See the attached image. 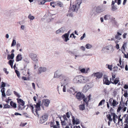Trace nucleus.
Returning <instances> with one entry per match:
<instances>
[{
    "label": "nucleus",
    "instance_id": "obj_1",
    "mask_svg": "<svg viewBox=\"0 0 128 128\" xmlns=\"http://www.w3.org/2000/svg\"><path fill=\"white\" fill-rule=\"evenodd\" d=\"M88 80L87 77L79 75L76 76L74 78L73 82L76 84H84L87 82Z\"/></svg>",
    "mask_w": 128,
    "mask_h": 128
},
{
    "label": "nucleus",
    "instance_id": "obj_2",
    "mask_svg": "<svg viewBox=\"0 0 128 128\" xmlns=\"http://www.w3.org/2000/svg\"><path fill=\"white\" fill-rule=\"evenodd\" d=\"M114 50L113 46L111 45H108L103 48L101 51L103 53H106L110 54L112 53Z\"/></svg>",
    "mask_w": 128,
    "mask_h": 128
},
{
    "label": "nucleus",
    "instance_id": "obj_3",
    "mask_svg": "<svg viewBox=\"0 0 128 128\" xmlns=\"http://www.w3.org/2000/svg\"><path fill=\"white\" fill-rule=\"evenodd\" d=\"M81 3V1L80 0H76L75 4L70 8V10L72 12H76L80 8V4Z\"/></svg>",
    "mask_w": 128,
    "mask_h": 128
},
{
    "label": "nucleus",
    "instance_id": "obj_4",
    "mask_svg": "<svg viewBox=\"0 0 128 128\" xmlns=\"http://www.w3.org/2000/svg\"><path fill=\"white\" fill-rule=\"evenodd\" d=\"M111 74L112 77L110 79L111 83L113 84H117L120 81L119 78H116L115 79L116 76V74L112 73Z\"/></svg>",
    "mask_w": 128,
    "mask_h": 128
},
{
    "label": "nucleus",
    "instance_id": "obj_5",
    "mask_svg": "<svg viewBox=\"0 0 128 128\" xmlns=\"http://www.w3.org/2000/svg\"><path fill=\"white\" fill-rule=\"evenodd\" d=\"M60 79L61 81L63 82V84L64 85L68 84L69 81V78L65 76H62L60 78Z\"/></svg>",
    "mask_w": 128,
    "mask_h": 128
},
{
    "label": "nucleus",
    "instance_id": "obj_6",
    "mask_svg": "<svg viewBox=\"0 0 128 128\" xmlns=\"http://www.w3.org/2000/svg\"><path fill=\"white\" fill-rule=\"evenodd\" d=\"M41 105L40 101H39L38 103H36V104H34L35 108H36L35 112L36 114L38 116H39L38 112L40 110V106Z\"/></svg>",
    "mask_w": 128,
    "mask_h": 128
},
{
    "label": "nucleus",
    "instance_id": "obj_7",
    "mask_svg": "<svg viewBox=\"0 0 128 128\" xmlns=\"http://www.w3.org/2000/svg\"><path fill=\"white\" fill-rule=\"evenodd\" d=\"M84 97V94L80 92H78L76 95V98L80 101L83 99Z\"/></svg>",
    "mask_w": 128,
    "mask_h": 128
},
{
    "label": "nucleus",
    "instance_id": "obj_8",
    "mask_svg": "<svg viewBox=\"0 0 128 128\" xmlns=\"http://www.w3.org/2000/svg\"><path fill=\"white\" fill-rule=\"evenodd\" d=\"M48 116L46 114L43 115L40 118V122L41 124H43L47 120Z\"/></svg>",
    "mask_w": 128,
    "mask_h": 128
},
{
    "label": "nucleus",
    "instance_id": "obj_9",
    "mask_svg": "<svg viewBox=\"0 0 128 128\" xmlns=\"http://www.w3.org/2000/svg\"><path fill=\"white\" fill-rule=\"evenodd\" d=\"M103 81L104 84H105L106 85H109L111 83L110 80H109L108 76H104L103 78Z\"/></svg>",
    "mask_w": 128,
    "mask_h": 128
},
{
    "label": "nucleus",
    "instance_id": "obj_10",
    "mask_svg": "<svg viewBox=\"0 0 128 128\" xmlns=\"http://www.w3.org/2000/svg\"><path fill=\"white\" fill-rule=\"evenodd\" d=\"M50 100L48 99H46L44 100L42 102L41 106H44L46 107H48L50 103Z\"/></svg>",
    "mask_w": 128,
    "mask_h": 128
},
{
    "label": "nucleus",
    "instance_id": "obj_11",
    "mask_svg": "<svg viewBox=\"0 0 128 128\" xmlns=\"http://www.w3.org/2000/svg\"><path fill=\"white\" fill-rule=\"evenodd\" d=\"M91 97V95L90 94H89V95L86 98H85V97L84 98H83V100L84 102L86 103V104L88 105V102L90 100V98Z\"/></svg>",
    "mask_w": 128,
    "mask_h": 128
},
{
    "label": "nucleus",
    "instance_id": "obj_12",
    "mask_svg": "<svg viewBox=\"0 0 128 128\" xmlns=\"http://www.w3.org/2000/svg\"><path fill=\"white\" fill-rule=\"evenodd\" d=\"M94 77H96L97 78H100L102 77L103 74L102 73L97 72L94 74Z\"/></svg>",
    "mask_w": 128,
    "mask_h": 128
},
{
    "label": "nucleus",
    "instance_id": "obj_13",
    "mask_svg": "<svg viewBox=\"0 0 128 128\" xmlns=\"http://www.w3.org/2000/svg\"><path fill=\"white\" fill-rule=\"evenodd\" d=\"M46 68L44 67H40L38 69V73L39 74L41 72L46 71Z\"/></svg>",
    "mask_w": 128,
    "mask_h": 128
},
{
    "label": "nucleus",
    "instance_id": "obj_14",
    "mask_svg": "<svg viewBox=\"0 0 128 128\" xmlns=\"http://www.w3.org/2000/svg\"><path fill=\"white\" fill-rule=\"evenodd\" d=\"M124 128H128V115L125 118Z\"/></svg>",
    "mask_w": 128,
    "mask_h": 128
},
{
    "label": "nucleus",
    "instance_id": "obj_15",
    "mask_svg": "<svg viewBox=\"0 0 128 128\" xmlns=\"http://www.w3.org/2000/svg\"><path fill=\"white\" fill-rule=\"evenodd\" d=\"M124 107V104L122 103H121V102H120V104L117 110V112H120L121 110L122 109V108H123Z\"/></svg>",
    "mask_w": 128,
    "mask_h": 128
},
{
    "label": "nucleus",
    "instance_id": "obj_16",
    "mask_svg": "<svg viewBox=\"0 0 128 128\" xmlns=\"http://www.w3.org/2000/svg\"><path fill=\"white\" fill-rule=\"evenodd\" d=\"M36 54L34 53H31L30 54V56L31 59L34 60H35L36 59Z\"/></svg>",
    "mask_w": 128,
    "mask_h": 128
},
{
    "label": "nucleus",
    "instance_id": "obj_17",
    "mask_svg": "<svg viewBox=\"0 0 128 128\" xmlns=\"http://www.w3.org/2000/svg\"><path fill=\"white\" fill-rule=\"evenodd\" d=\"M112 116H113L112 120L115 124L116 123V118H118V116L114 113H111Z\"/></svg>",
    "mask_w": 128,
    "mask_h": 128
},
{
    "label": "nucleus",
    "instance_id": "obj_18",
    "mask_svg": "<svg viewBox=\"0 0 128 128\" xmlns=\"http://www.w3.org/2000/svg\"><path fill=\"white\" fill-rule=\"evenodd\" d=\"M115 2L114 1L112 0V10L113 11H114L117 10V8L114 5Z\"/></svg>",
    "mask_w": 128,
    "mask_h": 128
},
{
    "label": "nucleus",
    "instance_id": "obj_19",
    "mask_svg": "<svg viewBox=\"0 0 128 128\" xmlns=\"http://www.w3.org/2000/svg\"><path fill=\"white\" fill-rule=\"evenodd\" d=\"M68 92L70 94L74 95L75 93V90L73 88H70L68 90Z\"/></svg>",
    "mask_w": 128,
    "mask_h": 128
},
{
    "label": "nucleus",
    "instance_id": "obj_20",
    "mask_svg": "<svg viewBox=\"0 0 128 128\" xmlns=\"http://www.w3.org/2000/svg\"><path fill=\"white\" fill-rule=\"evenodd\" d=\"M69 34H68L66 33L62 36V37L63 38H65L64 41L66 42L68 40H69L68 38Z\"/></svg>",
    "mask_w": 128,
    "mask_h": 128
},
{
    "label": "nucleus",
    "instance_id": "obj_21",
    "mask_svg": "<svg viewBox=\"0 0 128 128\" xmlns=\"http://www.w3.org/2000/svg\"><path fill=\"white\" fill-rule=\"evenodd\" d=\"M22 58V55L20 54H18L16 57V62H19V61L21 60Z\"/></svg>",
    "mask_w": 128,
    "mask_h": 128
},
{
    "label": "nucleus",
    "instance_id": "obj_22",
    "mask_svg": "<svg viewBox=\"0 0 128 128\" xmlns=\"http://www.w3.org/2000/svg\"><path fill=\"white\" fill-rule=\"evenodd\" d=\"M122 35V34L119 32H117V34L115 36V38L118 40H120L121 39L120 36Z\"/></svg>",
    "mask_w": 128,
    "mask_h": 128
},
{
    "label": "nucleus",
    "instance_id": "obj_23",
    "mask_svg": "<svg viewBox=\"0 0 128 128\" xmlns=\"http://www.w3.org/2000/svg\"><path fill=\"white\" fill-rule=\"evenodd\" d=\"M24 104H18V110H22L24 108Z\"/></svg>",
    "mask_w": 128,
    "mask_h": 128
},
{
    "label": "nucleus",
    "instance_id": "obj_24",
    "mask_svg": "<svg viewBox=\"0 0 128 128\" xmlns=\"http://www.w3.org/2000/svg\"><path fill=\"white\" fill-rule=\"evenodd\" d=\"M85 103L83 102V104H80L79 106V109L81 110H83L85 109Z\"/></svg>",
    "mask_w": 128,
    "mask_h": 128
},
{
    "label": "nucleus",
    "instance_id": "obj_25",
    "mask_svg": "<svg viewBox=\"0 0 128 128\" xmlns=\"http://www.w3.org/2000/svg\"><path fill=\"white\" fill-rule=\"evenodd\" d=\"M72 122H73V124L74 125L75 123L76 124H78L80 123L79 120L78 119L76 118V120H75L74 118L72 120Z\"/></svg>",
    "mask_w": 128,
    "mask_h": 128
},
{
    "label": "nucleus",
    "instance_id": "obj_26",
    "mask_svg": "<svg viewBox=\"0 0 128 128\" xmlns=\"http://www.w3.org/2000/svg\"><path fill=\"white\" fill-rule=\"evenodd\" d=\"M96 11L98 13H100L103 10V9L100 7L98 6L96 8Z\"/></svg>",
    "mask_w": 128,
    "mask_h": 128
},
{
    "label": "nucleus",
    "instance_id": "obj_27",
    "mask_svg": "<svg viewBox=\"0 0 128 128\" xmlns=\"http://www.w3.org/2000/svg\"><path fill=\"white\" fill-rule=\"evenodd\" d=\"M17 102L18 103V104H24V102L23 101V100L20 98H17L16 99Z\"/></svg>",
    "mask_w": 128,
    "mask_h": 128
},
{
    "label": "nucleus",
    "instance_id": "obj_28",
    "mask_svg": "<svg viewBox=\"0 0 128 128\" xmlns=\"http://www.w3.org/2000/svg\"><path fill=\"white\" fill-rule=\"evenodd\" d=\"M10 105L14 108H16V104L12 101H11L10 102Z\"/></svg>",
    "mask_w": 128,
    "mask_h": 128
},
{
    "label": "nucleus",
    "instance_id": "obj_29",
    "mask_svg": "<svg viewBox=\"0 0 128 128\" xmlns=\"http://www.w3.org/2000/svg\"><path fill=\"white\" fill-rule=\"evenodd\" d=\"M64 32V30L63 29L61 28L58 30H57L56 32V34H60L63 32Z\"/></svg>",
    "mask_w": 128,
    "mask_h": 128
},
{
    "label": "nucleus",
    "instance_id": "obj_30",
    "mask_svg": "<svg viewBox=\"0 0 128 128\" xmlns=\"http://www.w3.org/2000/svg\"><path fill=\"white\" fill-rule=\"evenodd\" d=\"M111 113L110 114H107L106 116L107 118L108 119V120L110 121H112V118L111 117V116H112Z\"/></svg>",
    "mask_w": 128,
    "mask_h": 128
},
{
    "label": "nucleus",
    "instance_id": "obj_31",
    "mask_svg": "<svg viewBox=\"0 0 128 128\" xmlns=\"http://www.w3.org/2000/svg\"><path fill=\"white\" fill-rule=\"evenodd\" d=\"M14 54L13 53L12 54L10 55L8 54V55L7 59L8 60H10V59H12L14 58Z\"/></svg>",
    "mask_w": 128,
    "mask_h": 128
},
{
    "label": "nucleus",
    "instance_id": "obj_32",
    "mask_svg": "<svg viewBox=\"0 0 128 128\" xmlns=\"http://www.w3.org/2000/svg\"><path fill=\"white\" fill-rule=\"evenodd\" d=\"M118 104V102H117L115 100H113L112 103V105L113 106H115L116 105H117Z\"/></svg>",
    "mask_w": 128,
    "mask_h": 128
},
{
    "label": "nucleus",
    "instance_id": "obj_33",
    "mask_svg": "<svg viewBox=\"0 0 128 128\" xmlns=\"http://www.w3.org/2000/svg\"><path fill=\"white\" fill-rule=\"evenodd\" d=\"M123 118V117H122V118H120V117H119V118H118V122L116 124H117L118 125H119L120 124V122H121V124H123V122H122Z\"/></svg>",
    "mask_w": 128,
    "mask_h": 128
},
{
    "label": "nucleus",
    "instance_id": "obj_34",
    "mask_svg": "<svg viewBox=\"0 0 128 128\" xmlns=\"http://www.w3.org/2000/svg\"><path fill=\"white\" fill-rule=\"evenodd\" d=\"M62 76H63V75L61 74L60 75H58L57 73H55L54 75V78H59L60 79V78Z\"/></svg>",
    "mask_w": 128,
    "mask_h": 128
},
{
    "label": "nucleus",
    "instance_id": "obj_35",
    "mask_svg": "<svg viewBox=\"0 0 128 128\" xmlns=\"http://www.w3.org/2000/svg\"><path fill=\"white\" fill-rule=\"evenodd\" d=\"M105 102V100L104 99H103L101 100L100 103H99L98 105V106H102V104H104Z\"/></svg>",
    "mask_w": 128,
    "mask_h": 128
},
{
    "label": "nucleus",
    "instance_id": "obj_36",
    "mask_svg": "<svg viewBox=\"0 0 128 128\" xmlns=\"http://www.w3.org/2000/svg\"><path fill=\"white\" fill-rule=\"evenodd\" d=\"M106 66L108 65V68L109 69L110 71L112 70V65H109L108 64H106Z\"/></svg>",
    "mask_w": 128,
    "mask_h": 128
},
{
    "label": "nucleus",
    "instance_id": "obj_37",
    "mask_svg": "<svg viewBox=\"0 0 128 128\" xmlns=\"http://www.w3.org/2000/svg\"><path fill=\"white\" fill-rule=\"evenodd\" d=\"M110 15L108 14H106L104 17V20H106L108 18H110Z\"/></svg>",
    "mask_w": 128,
    "mask_h": 128
},
{
    "label": "nucleus",
    "instance_id": "obj_38",
    "mask_svg": "<svg viewBox=\"0 0 128 128\" xmlns=\"http://www.w3.org/2000/svg\"><path fill=\"white\" fill-rule=\"evenodd\" d=\"M10 107V106L8 104H4V108H9Z\"/></svg>",
    "mask_w": 128,
    "mask_h": 128
},
{
    "label": "nucleus",
    "instance_id": "obj_39",
    "mask_svg": "<svg viewBox=\"0 0 128 128\" xmlns=\"http://www.w3.org/2000/svg\"><path fill=\"white\" fill-rule=\"evenodd\" d=\"M86 48L87 49H90L92 47V46L91 44H88L86 45Z\"/></svg>",
    "mask_w": 128,
    "mask_h": 128
},
{
    "label": "nucleus",
    "instance_id": "obj_40",
    "mask_svg": "<svg viewBox=\"0 0 128 128\" xmlns=\"http://www.w3.org/2000/svg\"><path fill=\"white\" fill-rule=\"evenodd\" d=\"M117 65L120 66L121 68H124V62H122V64L121 65H120V64H117Z\"/></svg>",
    "mask_w": 128,
    "mask_h": 128
},
{
    "label": "nucleus",
    "instance_id": "obj_41",
    "mask_svg": "<svg viewBox=\"0 0 128 128\" xmlns=\"http://www.w3.org/2000/svg\"><path fill=\"white\" fill-rule=\"evenodd\" d=\"M61 123L62 126H65L66 125V122H65V120L62 121L61 120Z\"/></svg>",
    "mask_w": 128,
    "mask_h": 128
},
{
    "label": "nucleus",
    "instance_id": "obj_42",
    "mask_svg": "<svg viewBox=\"0 0 128 128\" xmlns=\"http://www.w3.org/2000/svg\"><path fill=\"white\" fill-rule=\"evenodd\" d=\"M28 18L30 19L31 20H34V16H32L31 14H30L28 16Z\"/></svg>",
    "mask_w": 128,
    "mask_h": 128
},
{
    "label": "nucleus",
    "instance_id": "obj_43",
    "mask_svg": "<svg viewBox=\"0 0 128 128\" xmlns=\"http://www.w3.org/2000/svg\"><path fill=\"white\" fill-rule=\"evenodd\" d=\"M16 40H12V44H11V46H14L16 45Z\"/></svg>",
    "mask_w": 128,
    "mask_h": 128
},
{
    "label": "nucleus",
    "instance_id": "obj_44",
    "mask_svg": "<svg viewBox=\"0 0 128 128\" xmlns=\"http://www.w3.org/2000/svg\"><path fill=\"white\" fill-rule=\"evenodd\" d=\"M126 42H125L124 43L122 46V49H123L124 50H125V47H126Z\"/></svg>",
    "mask_w": 128,
    "mask_h": 128
},
{
    "label": "nucleus",
    "instance_id": "obj_45",
    "mask_svg": "<svg viewBox=\"0 0 128 128\" xmlns=\"http://www.w3.org/2000/svg\"><path fill=\"white\" fill-rule=\"evenodd\" d=\"M11 92L10 89H8L6 92V95L8 96H9L10 95Z\"/></svg>",
    "mask_w": 128,
    "mask_h": 128
},
{
    "label": "nucleus",
    "instance_id": "obj_46",
    "mask_svg": "<svg viewBox=\"0 0 128 128\" xmlns=\"http://www.w3.org/2000/svg\"><path fill=\"white\" fill-rule=\"evenodd\" d=\"M14 94L15 95H16L18 98H19L20 97V96L19 95V94H18L16 92L14 91Z\"/></svg>",
    "mask_w": 128,
    "mask_h": 128
},
{
    "label": "nucleus",
    "instance_id": "obj_47",
    "mask_svg": "<svg viewBox=\"0 0 128 128\" xmlns=\"http://www.w3.org/2000/svg\"><path fill=\"white\" fill-rule=\"evenodd\" d=\"M14 61V60H10L9 61V62H8V64L10 65H12V64H13Z\"/></svg>",
    "mask_w": 128,
    "mask_h": 128
},
{
    "label": "nucleus",
    "instance_id": "obj_48",
    "mask_svg": "<svg viewBox=\"0 0 128 128\" xmlns=\"http://www.w3.org/2000/svg\"><path fill=\"white\" fill-rule=\"evenodd\" d=\"M15 72L16 74L18 77L19 78L20 76V73L19 71H18L17 70H15Z\"/></svg>",
    "mask_w": 128,
    "mask_h": 128
},
{
    "label": "nucleus",
    "instance_id": "obj_49",
    "mask_svg": "<svg viewBox=\"0 0 128 128\" xmlns=\"http://www.w3.org/2000/svg\"><path fill=\"white\" fill-rule=\"evenodd\" d=\"M124 96L125 98H127L128 97V94L127 91H126L124 94Z\"/></svg>",
    "mask_w": 128,
    "mask_h": 128
},
{
    "label": "nucleus",
    "instance_id": "obj_50",
    "mask_svg": "<svg viewBox=\"0 0 128 128\" xmlns=\"http://www.w3.org/2000/svg\"><path fill=\"white\" fill-rule=\"evenodd\" d=\"M63 118L64 119V120H67L68 119L66 118V115L64 114L62 116Z\"/></svg>",
    "mask_w": 128,
    "mask_h": 128
},
{
    "label": "nucleus",
    "instance_id": "obj_51",
    "mask_svg": "<svg viewBox=\"0 0 128 128\" xmlns=\"http://www.w3.org/2000/svg\"><path fill=\"white\" fill-rule=\"evenodd\" d=\"M30 106L31 107L30 108H31V110L32 111V112H33V111H34V108L32 104H30Z\"/></svg>",
    "mask_w": 128,
    "mask_h": 128
},
{
    "label": "nucleus",
    "instance_id": "obj_52",
    "mask_svg": "<svg viewBox=\"0 0 128 128\" xmlns=\"http://www.w3.org/2000/svg\"><path fill=\"white\" fill-rule=\"evenodd\" d=\"M4 71L5 72L6 74H8V72L7 71V69L6 68H4L3 69Z\"/></svg>",
    "mask_w": 128,
    "mask_h": 128
},
{
    "label": "nucleus",
    "instance_id": "obj_53",
    "mask_svg": "<svg viewBox=\"0 0 128 128\" xmlns=\"http://www.w3.org/2000/svg\"><path fill=\"white\" fill-rule=\"evenodd\" d=\"M80 71L82 73H85V69L84 68H83L81 69Z\"/></svg>",
    "mask_w": 128,
    "mask_h": 128
},
{
    "label": "nucleus",
    "instance_id": "obj_54",
    "mask_svg": "<svg viewBox=\"0 0 128 128\" xmlns=\"http://www.w3.org/2000/svg\"><path fill=\"white\" fill-rule=\"evenodd\" d=\"M66 116L68 118H70V113L69 112H67L66 113Z\"/></svg>",
    "mask_w": 128,
    "mask_h": 128
},
{
    "label": "nucleus",
    "instance_id": "obj_55",
    "mask_svg": "<svg viewBox=\"0 0 128 128\" xmlns=\"http://www.w3.org/2000/svg\"><path fill=\"white\" fill-rule=\"evenodd\" d=\"M51 127H53L54 128H58L59 126H57L55 125L54 124H52V125H51Z\"/></svg>",
    "mask_w": 128,
    "mask_h": 128
},
{
    "label": "nucleus",
    "instance_id": "obj_56",
    "mask_svg": "<svg viewBox=\"0 0 128 128\" xmlns=\"http://www.w3.org/2000/svg\"><path fill=\"white\" fill-rule=\"evenodd\" d=\"M26 124L27 123L26 122L21 123L20 124V126L22 127H24Z\"/></svg>",
    "mask_w": 128,
    "mask_h": 128
},
{
    "label": "nucleus",
    "instance_id": "obj_57",
    "mask_svg": "<svg viewBox=\"0 0 128 128\" xmlns=\"http://www.w3.org/2000/svg\"><path fill=\"white\" fill-rule=\"evenodd\" d=\"M5 86H6V84L3 82H2L1 87H2L4 88V87H5Z\"/></svg>",
    "mask_w": 128,
    "mask_h": 128
},
{
    "label": "nucleus",
    "instance_id": "obj_58",
    "mask_svg": "<svg viewBox=\"0 0 128 128\" xmlns=\"http://www.w3.org/2000/svg\"><path fill=\"white\" fill-rule=\"evenodd\" d=\"M113 98H110L109 100V102L110 104H111V105H112V101L113 100Z\"/></svg>",
    "mask_w": 128,
    "mask_h": 128
},
{
    "label": "nucleus",
    "instance_id": "obj_59",
    "mask_svg": "<svg viewBox=\"0 0 128 128\" xmlns=\"http://www.w3.org/2000/svg\"><path fill=\"white\" fill-rule=\"evenodd\" d=\"M46 2L45 0H42V1L40 2V4H44Z\"/></svg>",
    "mask_w": 128,
    "mask_h": 128
},
{
    "label": "nucleus",
    "instance_id": "obj_60",
    "mask_svg": "<svg viewBox=\"0 0 128 128\" xmlns=\"http://www.w3.org/2000/svg\"><path fill=\"white\" fill-rule=\"evenodd\" d=\"M114 72L117 71L118 69V67L117 66L114 67Z\"/></svg>",
    "mask_w": 128,
    "mask_h": 128
},
{
    "label": "nucleus",
    "instance_id": "obj_61",
    "mask_svg": "<svg viewBox=\"0 0 128 128\" xmlns=\"http://www.w3.org/2000/svg\"><path fill=\"white\" fill-rule=\"evenodd\" d=\"M85 36V34L84 33L82 36L80 37V39L81 40H82Z\"/></svg>",
    "mask_w": 128,
    "mask_h": 128
},
{
    "label": "nucleus",
    "instance_id": "obj_62",
    "mask_svg": "<svg viewBox=\"0 0 128 128\" xmlns=\"http://www.w3.org/2000/svg\"><path fill=\"white\" fill-rule=\"evenodd\" d=\"M58 5L60 7H61L62 6V4L61 2H59L58 3Z\"/></svg>",
    "mask_w": 128,
    "mask_h": 128
},
{
    "label": "nucleus",
    "instance_id": "obj_63",
    "mask_svg": "<svg viewBox=\"0 0 128 128\" xmlns=\"http://www.w3.org/2000/svg\"><path fill=\"white\" fill-rule=\"evenodd\" d=\"M20 46V44H17L16 45V47L17 48V49L18 50V48Z\"/></svg>",
    "mask_w": 128,
    "mask_h": 128
},
{
    "label": "nucleus",
    "instance_id": "obj_64",
    "mask_svg": "<svg viewBox=\"0 0 128 128\" xmlns=\"http://www.w3.org/2000/svg\"><path fill=\"white\" fill-rule=\"evenodd\" d=\"M50 5L52 6L53 8H55V5H54V3L53 2H50Z\"/></svg>",
    "mask_w": 128,
    "mask_h": 128
}]
</instances>
